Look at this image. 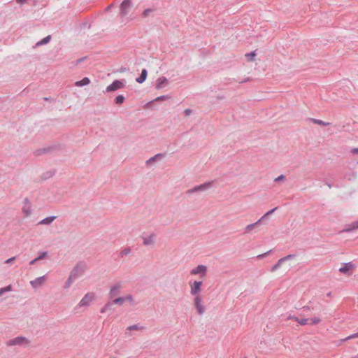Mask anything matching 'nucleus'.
<instances>
[{
  "label": "nucleus",
  "mask_w": 358,
  "mask_h": 358,
  "mask_svg": "<svg viewBox=\"0 0 358 358\" xmlns=\"http://www.w3.org/2000/svg\"><path fill=\"white\" fill-rule=\"evenodd\" d=\"M87 269V264L85 262L80 261L78 262L70 272V275L74 278L81 276Z\"/></svg>",
  "instance_id": "obj_1"
},
{
  "label": "nucleus",
  "mask_w": 358,
  "mask_h": 358,
  "mask_svg": "<svg viewBox=\"0 0 358 358\" xmlns=\"http://www.w3.org/2000/svg\"><path fill=\"white\" fill-rule=\"evenodd\" d=\"M213 185V182H206L201 185L194 187L193 188L187 190L186 194H192L196 192H201L210 189Z\"/></svg>",
  "instance_id": "obj_2"
},
{
  "label": "nucleus",
  "mask_w": 358,
  "mask_h": 358,
  "mask_svg": "<svg viewBox=\"0 0 358 358\" xmlns=\"http://www.w3.org/2000/svg\"><path fill=\"white\" fill-rule=\"evenodd\" d=\"M30 341L24 336H17L13 339H10L7 341L8 346H13V345H29Z\"/></svg>",
  "instance_id": "obj_3"
},
{
  "label": "nucleus",
  "mask_w": 358,
  "mask_h": 358,
  "mask_svg": "<svg viewBox=\"0 0 358 358\" xmlns=\"http://www.w3.org/2000/svg\"><path fill=\"white\" fill-rule=\"evenodd\" d=\"M132 6L131 0H124L120 6V16L124 17L129 13V10Z\"/></svg>",
  "instance_id": "obj_4"
},
{
  "label": "nucleus",
  "mask_w": 358,
  "mask_h": 358,
  "mask_svg": "<svg viewBox=\"0 0 358 358\" xmlns=\"http://www.w3.org/2000/svg\"><path fill=\"white\" fill-rule=\"evenodd\" d=\"M124 83V80H115L106 87V92H111L122 89L125 85Z\"/></svg>",
  "instance_id": "obj_5"
},
{
  "label": "nucleus",
  "mask_w": 358,
  "mask_h": 358,
  "mask_svg": "<svg viewBox=\"0 0 358 358\" xmlns=\"http://www.w3.org/2000/svg\"><path fill=\"white\" fill-rule=\"evenodd\" d=\"M94 299L95 294L94 292H87L80 301L78 306L79 307L89 306Z\"/></svg>",
  "instance_id": "obj_6"
},
{
  "label": "nucleus",
  "mask_w": 358,
  "mask_h": 358,
  "mask_svg": "<svg viewBox=\"0 0 358 358\" xmlns=\"http://www.w3.org/2000/svg\"><path fill=\"white\" fill-rule=\"evenodd\" d=\"M122 288V284L121 282H117L112 285L110 288V291L108 293L109 298L110 299H114L116 296L120 294L121 289Z\"/></svg>",
  "instance_id": "obj_7"
},
{
  "label": "nucleus",
  "mask_w": 358,
  "mask_h": 358,
  "mask_svg": "<svg viewBox=\"0 0 358 358\" xmlns=\"http://www.w3.org/2000/svg\"><path fill=\"white\" fill-rule=\"evenodd\" d=\"M202 284V281H194L192 284L190 285V293L192 295L194 296V297H196V296H201L199 292L201 290Z\"/></svg>",
  "instance_id": "obj_8"
},
{
  "label": "nucleus",
  "mask_w": 358,
  "mask_h": 358,
  "mask_svg": "<svg viewBox=\"0 0 358 358\" xmlns=\"http://www.w3.org/2000/svg\"><path fill=\"white\" fill-rule=\"evenodd\" d=\"M194 304L197 310V313L199 315H203L205 313L206 309L202 304V296H196V297L194 298Z\"/></svg>",
  "instance_id": "obj_9"
},
{
  "label": "nucleus",
  "mask_w": 358,
  "mask_h": 358,
  "mask_svg": "<svg viewBox=\"0 0 358 358\" xmlns=\"http://www.w3.org/2000/svg\"><path fill=\"white\" fill-rule=\"evenodd\" d=\"M207 271V267L205 265H198L196 267L191 270L192 275L201 274V276H205Z\"/></svg>",
  "instance_id": "obj_10"
},
{
  "label": "nucleus",
  "mask_w": 358,
  "mask_h": 358,
  "mask_svg": "<svg viewBox=\"0 0 358 358\" xmlns=\"http://www.w3.org/2000/svg\"><path fill=\"white\" fill-rule=\"evenodd\" d=\"M22 211L25 216H29L31 213V206L28 198L24 199V206L22 208Z\"/></svg>",
  "instance_id": "obj_11"
},
{
  "label": "nucleus",
  "mask_w": 358,
  "mask_h": 358,
  "mask_svg": "<svg viewBox=\"0 0 358 358\" xmlns=\"http://www.w3.org/2000/svg\"><path fill=\"white\" fill-rule=\"evenodd\" d=\"M45 279H46L45 275L41 276V277L36 278L34 280H31L30 282V284L33 288L36 289V288H38V287H40L44 282Z\"/></svg>",
  "instance_id": "obj_12"
},
{
  "label": "nucleus",
  "mask_w": 358,
  "mask_h": 358,
  "mask_svg": "<svg viewBox=\"0 0 358 358\" xmlns=\"http://www.w3.org/2000/svg\"><path fill=\"white\" fill-rule=\"evenodd\" d=\"M142 238L144 245H153L155 244V234L152 233L147 237L142 236Z\"/></svg>",
  "instance_id": "obj_13"
},
{
  "label": "nucleus",
  "mask_w": 358,
  "mask_h": 358,
  "mask_svg": "<svg viewBox=\"0 0 358 358\" xmlns=\"http://www.w3.org/2000/svg\"><path fill=\"white\" fill-rule=\"evenodd\" d=\"M167 83H168V79L166 77H164V76L159 77L156 81L155 87L157 90H160V89L164 87V86Z\"/></svg>",
  "instance_id": "obj_14"
},
{
  "label": "nucleus",
  "mask_w": 358,
  "mask_h": 358,
  "mask_svg": "<svg viewBox=\"0 0 358 358\" xmlns=\"http://www.w3.org/2000/svg\"><path fill=\"white\" fill-rule=\"evenodd\" d=\"M147 76H148V71L145 69H143L141 71V73L140 76L136 78V81L138 83H143V82L145 81Z\"/></svg>",
  "instance_id": "obj_15"
},
{
  "label": "nucleus",
  "mask_w": 358,
  "mask_h": 358,
  "mask_svg": "<svg viewBox=\"0 0 358 358\" xmlns=\"http://www.w3.org/2000/svg\"><path fill=\"white\" fill-rule=\"evenodd\" d=\"M357 229H358V221L353 222L352 223L347 225L345 227V228L342 231L349 232V231H352Z\"/></svg>",
  "instance_id": "obj_16"
},
{
  "label": "nucleus",
  "mask_w": 358,
  "mask_h": 358,
  "mask_svg": "<svg viewBox=\"0 0 358 358\" xmlns=\"http://www.w3.org/2000/svg\"><path fill=\"white\" fill-rule=\"evenodd\" d=\"M90 83V80L87 77L83 78L81 80L75 83V85L77 87H83Z\"/></svg>",
  "instance_id": "obj_17"
},
{
  "label": "nucleus",
  "mask_w": 358,
  "mask_h": 358,
  "mask_svg": "<svg viewBox=\"0 0 358 358\" xmlns=\"http://www.w3.org/2000/svg\"><path fill=\"white\" fill-rule=\"evenodd\" d=\"M352 267L353 264L351 262L345 263L343 266L339 268V271L342 273H346Z\"/></svg>",
  "instance_id": "obj_18"
},
{
  "label": "nucleus",
  "mask_w": 358,
  "mask_h": 358,
  "mask_svg": "<svg viewBox=\"0 0 358 358\" xmlns=\"http://www.w3.org/2000/svg\"><path fill=\"white\" fill-rule=\"evenodd\" d=\"M57 218L56 216H50V217H47L43 220H41L39 222H38V224H51L55 219Z\"/></svg>",
  "instance_id": "obj_19"
},
{
  "label": "nucleus",
  "mask_w": 358,
  "mask_h": 358,
  "mask_svg": "<svg viewBox=\"0 0 358 358\" xmlns=\"http://www.w3.org/2000/svg\"><path fill=\"white\" fill-rule=\"evenodd\" d=\"M51 150H52L51 147L44 148H42V149L36 150L35 151L34 154H35L36 156H40V155H41L43 154H45V153H47V152H50Z\"/></svg>",
  "instance_id": "obj_20"
},
{
  "label": "nucleus",
  "mask_w": 358,
  "mask_h": 358,
  "mask_svg": "<svg viewBox=\"0 0 358 358\" xmlns=\"http://www.w3.org/2000/svg\"><path fill=\"white\" fill-rule=\"evenodd\" d=\"M164 155V154H162V153H159V154H157L155 155V156L150 157L148 160L146 161V164L147 165H150L151 164L152 162H155L157 160V158H162L163 157Z\"/></svg>",
  "instance_id": "obj_21"
},
{
  "label": "nucleus",
  "mask_w": 358,
  "mask_h": 358,
  "mask_svg": "<svg viewBox=\"0 0 358 358\" xmlns=\"http://www.w3.org/2000/svg\"><path fill=\"white\" fill-rule=\"evenodd\" d=\"M310 120L314 123V124H319V125H321V126H328L330 124L329 122H324L321 120H318V119H315V118H310Z\"/></svg>",
  "instance_id": "obj_22"
},
{
  "label": "nucleus",
  "mask_w": 358,
  "mask_h": 358,
  "mask_svg": "<svg viewBox=\"0 0 358 358\" xmlns=\"http://www.w3.org/2000/svg\"><path fill=\"white\" fill-rule=\"evenodd\" d=\"M75 280H76V278H74L72 275H69L68 279L66 280V281L65 282L64 289L69 288Z\"/></svg>",
  "instance_id": "obj_23"
},
{
  "label": "nucleus",
  "mask_w": 358,
  "mask_h": 358,
  "mask_svg": "<svg viewBox=\"0 0 358 358\" xmlns=\"http://www.w3.org/2000/svg\"><path fill=\"white\" fill-rule=\"evenodd\" d=\"M284 263L283 260L282 258H280V259H278V261L277 262L276 264H275L271 268V272H274L275 271H277L278 268H280L282 264Z\"/></svg>",
  "instance_id": "obj_24"
},
{
  "label": "nucleus",
  "mask_w": 358,
  "mask_h": 358,
  "mask_svg": "<svg viewBox=\"0 0 358 358\" xmlns=\"http://www.w3.org/2000/svg\"><path fill=\"white\" fill-rule=\"evenodd\" d=\"M261 223V220H257L256 222L248 224L245 229L244 233H248L250 230H252L256 225L259 224Z\"/></svg>",
  "instance_id": "obj_25"
},
{
  "label": "nucleus",
  "mask_w": 358,
  "mask_h": 358,
  "mask_svg": "<svg viewBox=\"0 0 358 358\" xmlns=\"http://www.w3.org/2000/svg\"><path fill=\"white\" fill-rule=\"evenodd\" d=\"M131 250L130 247L125 248L120 252L119 255L120 257H123L126 255H129L131 253Z\"/></svg>",
  "instance_id": "obj_26"
},
{
  "label": "nucleus",
  "mask_w": 358,
  "mask_h": 358,
  "mask_svg": "<svg viewBox=\"0 0 358 358\" xmlns=\"http://www.w3.org/2000/svg\"><path fill=\"white\" fill-rule=\"evenodd\" d=\"M51 39V36L50 35H48L46 37L43 38L42 40H41L40 41H38L37 43H36V45H45V44H47L50 42Z\"/></svg>",
  "instance_id": "obj_27"
},
{
  "label": "nucleus",
  "mask_w": 358,
  "mask_h": 358,
  "mask_svg": "<svg viewBox=\"0 0 358 358\" xmlns=\"http://www.w3.org/2000/svg\"><path fill=\"white\" fill-rule=\"evenodd\" d=\"M124 99H125L124 96L122 94H120L115 97L114 102L115 104L121 105L122 103H124Z\"/></svg>",
  "instance_id": "obj_28"
},
{
  "label": "nucleus",
  "mask_w": 358,
  "mask_h": 358,
  "mask_svg": "<svg viewBox=\"0 0 358 358\" xmlns=\"http://www.w3.org/2000/svg\"><path fill=\"white\" fill-rule=\"evenodd\" d=\"M144 329H145L144 327L139 326L138 324H134V325H131V326L128 327L127 328V331H132V330L138 331V330H143Z\"/></svg>",
  "instance_id": "obj_29"
},
{
  "label": "nucleus",
  "mask_w": 358,
  "mask_h": 358,
  "mask_svg": "<svg viewBox=\"0 0 358 358\" xmlns=\"http://www.w3.org/2000/svg\"><path fill=\"white\" fill-rule=\"evenodd\" d=\"M124 296L117 297L113 300V304H117L120 306H122L124 303Z\"/></svg>",
  "instance_id": "obj_30"
},
{
  "label": "nucleus",
  "mask_w": 358,
  "mask_h": 358,
  "mask_svg": "<svg viewBox=\"0 0 358 358\" xmlns=\"http://www.w3.org/2000/svg\"><path fill=\"white\" fill-rule=\"evenodd\" d=\"M278 207H275L273 209L268 210L266 212L259 220H261V222L267 217L268 215H271L273 212H275L277 210Z\"/></svg>",
  "instance_id": "obj_31"
},
{
  "label": "nucleus",
  "mask_w": 358,
  "mask_h": 358,
  "mask_svg": "<svg viewBox=\"0 0 358 358\" xmlns=\"http://www.w3.org/2000/svg\"><path fill=\"white\" fill-rule=\"evenodd\" d=\"M12 290V286L10 285L5 287H2L0 289V296L5 292H10Z\"/></svg>",
  "instance_id": "obj_32"
},
{
  "label": "nucleus",
  "mask_w": 358,
  "mask_h": 358,
  "mask_svg": "<svg viewBox=\"0 0 358 358\" xmlns=\"http://www.w3.org/2000/svg\"><path fill=\"white\" fill-rule=\"evenodd\" d=\"M294 320L298 322L301 325H306L308 324V318L299 319L298 317H294Z\"/></svg>",
  "instance_id": "obj_33"
},
{
  "label": "nucleus",
  "mask_w": 358,
  "mask_h": 358,
  "mask_svg": "<svg viewBox=\"0 0 358 358\" xmlns=\"http://www.w3.org/2000/svg\"><path fill=\"white\" fill-rule=\"evenodd\" d=\"M295 257H296L295 254H290V255H288L287 256L282 257V259L283 262H285L286 261L293 259L294 258H295Z\"/></svg>",
  "instance_id": "obj_34"
},
{
  "label": "nucleus",
  "mask_w": 358,
  "mask_h": 358,
  "mask_svg": "<svg viewBox=\"0 0 358 358\" xmlns=\"http://www.w3.org/2000/svg\"><path fill=\"white\" fill-rule=\"evenodd\" d=\"M355 338H358V332L348 336V337L345 338L344 339H342L341 341L343 342V341H346L353 339Z\"/></svg>",
  "instance_id": "obj_35"
},
{
  "label": "nucleus",
  "mask_w": 358,
  "mask_h": 358,
  "mask_svg": "<svg viewBox=\"0 0 358 358\" xmlns=\"http://www.w3.org/2000/svg\"><path fill=\"white\" fill-rule=\"evenodd\" d=\"M48 255V252L46 251H41L39 252V255L37 258V259L39 261L41 259H44Z\"/></svg>",
  "instance_id": "obj_36"
},
{
  "label": "nucleus",
  "mask_w": 358,
  "mask_h": 358,
  "mask_svg": "<svg viewBox=\"0 0 358 358\" xmlns=\"http://www.w3.org/2000/svg\"><path fill=\"white\" fill-rule=\"evenodd\" d=\"M124 301H128L131 303H134V297H133V296L131 294L126 295L125 296H124Z\"/></svg>",
  "instance_id": "obj_37"
},
{
  "label": "nucleus",
  "mask_w": 358,
  "mask_h": 358,
  "mask_svg": "<svg viewBox=\"0 0 358 358\" xmlns=\"http://www.w3.org/2000/svg\"><path fill=\"white\" fill-rule=\"evenodd\" d=\"M153 11L152 9L151 8H146L143 10V13H142V15L143 17H146L147 16H148V15L152 13Z\"/></svg>",
  "instance_id": "obj_38"
},
{
  "label": "nucleus",
  "mask_w": 358,
  "mask_h": 358,
  "mask_svg": "<svg viewBox=\"0 0 358 358\" xmlns=\"http://www.w3.org/2000/svg\"><path fill=\"white\" fill-rule=\"evenodd\" d=\"M255 55H256L255 51H252V52L247 53L245 55V56L247 57H248V59L250 61L253 60V58L255 57Z\"/></svg>",
  "instance_id": "obj_39"
},
{
  "label": "nucleus",
  "mask_w": 358,
  "mask_h": 358,
  "mask_svg": "<svg viewBox=\"0 0 358 358\" xmlns=\"http://www.w3.org/2000/svg\"><path fill=\"white\" fill-rule=\"evenodd\" d=\"M310 321H311V322H310L311 324H317L318 323L320 322L321 320L320 317H313V318H311Z\"/></svg>",
  "instance_id": "obj_40"
},
{
  "label": "nucleus",
  "mask_w": 358,
  "mask_h": 358,
  "mask_svg": "<svg viewBox=\"0 0 358 358\" xmlns=\"http://www.w3.org/2000/svg\"><path fill=\"white\" fill-rule=\"evenodd\" d=\"M271 251L272 250H268V251H267V252H264L263 254H260V255L257 256V259H262V258L266 257Z\"/></svg>",
  "instance_id": "obj_41"
},
{
  "label": "nucleus",
  "mask_w": 358,
  "mask_h": 358,
  "mask_svg": "<svg viewBox=\"0 0 358 358\" xmlns=\"http://www.w3.org/2000/svg\"><path fill=\"white\" fill-rule=\"evenodd\" d=\"M113 305V301H108L105 304V308H107L108 310H110Z\"/></svg>",
  "instance_id": "obj_42"
},
{
  "label": "nucleus",
  "mask_w": 358,
  "mask_h": 358,
  "mask_svg": "<svg viewBox=\"0 0 358 358\" xmlns=\"http://www.w3.org/2000/svg\"><path fill=\"white\" fill-rule=\"evenodd\" d=\"M285 176L284 175H280L278 177H277L276 178H275V182L283 181V180H285Z\"/></svg>",
  "instance_id": "obj_43"
},
{
  "label": "nucleus",
  "mask_w": 358,
  "mask_h": 358,
  "mask_svg": "<svg viewBox=\"0 0 358 358\" xmlns=\"http://www.w3.org/2000/svg\"><path fill=\"white\" fill-rule=\"evenodd\" d=\"M167 99V96L166 95H162V96H158L157 97L154 101H162V100H165Z\"/></svg>",
  "instance_id": "obj_44"
},
{
  "label": "nucleus",
  "mask_w": 358,
  "mask_h": 358,
  "mask_svg": "<svg viewBox=\"0 0 358 358\" xmlns=\"http://www.w3.org/2000/svg\"><path fill=\"white\" fill-rule=\"evenodd\" d=\"M192 111L189 108H187L184 110V114L185 116H189L192 114Z\"/></svg>",
  "instance_id": "obj_45"
},
{
  "label": "nucleus",
  "mask_w": 358,
  "mask_h": 358,
  "mask_svg": "<svg viewBox=\"0 0 358 358\" xmlns=\"http://www.w3.org/2000/svg\"><path fill=\"white\" fill-rule=\"evenodd\" d=\"M16 259L15 257H10L9 259H8L7 260H6L5 263L6 264H10L12 263L13 261H15Z\"/></svg>",
  "instance_id": "obj_46"
},
{
  "label": "nucleus",
  "mask_w": 358,
  "mask_h": 358,
  "mask_svg": "<svg viewBox=\"0 0 358 358\" xmlns=\"http://www.w3.org/2000/svg\"><path fill=\"white\" fill-rule=\"evenodd\" d=\"M86 59L85 57H81V58H79L78 59L76 60V65H78L79 64H80L81 62H83V61H85V59Z\"/></svg>",
  "instance_id": "obj_47"
},
{
  "label": "nucleus",
  "mask_w": 358,
  "mask_h": 358,
  "mask_svg": "<svg viewBox=\"0 0 358 358\" xmlns=\"http://www.w3.org/2000/svg\"><path fill=\"white\" fill-rule=\"evenodd\" d=\"M350 152L353 155H358V148H353L350 150Z\"/></svg>",
  "instance_id": "obj_48"
},
{
  "label": "nucleus",
  "mask_w": 358,
  "mask_h": 358,
  "mask_svg": "<svg viewBox=\"0 0 358 358\" xmlns=\"http://www.w3.org/2000/svg\"><path fill=\"white\" fill-rule=\"evenodd\" d=\"M38 260L37 259V258H35L34 259H32L30 262H29V264L30 265H33L35 263H36Z\"/></svg>",
  "instance_id": "obj_49"
},
{
  "label": "nucleus",
  "mask_w": 358,
  "mask_h": 358,
  "mask_svg": "<svg viewBox=\"0 0 358 358\" xmlns=\"http://www.w3.org/2000/svg\"><path fill=\"white\" fill-rule=\"evenodd\" d=\"M107 310H108V309L105 308V306H104L103 308H101V309L100 310V312H101V313H106Z\"/></svg>",
  "instance_id": "obj_50"
},
{
  "label": "nucleus",
  "mask_w": 358,
  "mask_h": 358,
  "mask_svg": "<svg viewBox=\"0 0 358 358\" xmlns=\"http://www.w3.org/2000/svg\"><path fill=\"white\" fill-rule=\"evenodd\" d=\"M17 3H23L26 1V0H16Z\"/></svg>",
  "instance_id": "obj_51"
},
{
  "label": "nucleus",
  "mask_w": 358,
  "mask_h": 358,
  "mask_svg": "<svg viewBox=\"0 0 358 358\" xmlns=\"http://www.w3.org/2000/svg\"><path fill=\"white\" fill-rule=\"evenodd\" d=\"M120 72H124L126 71V68L122 67L120 70Z\"/></svg>",
  "instance_id": "obj_52"
},
{
  "label": "nucleus",
  "mask_w": 358,
  "mask_h": 358,
  "mask_svg": "<svg viewBox=\"0 0 358 358\" xmlns=\"http://www.w3.org/2000/svg\"><path fill=\"white\" fill-rule=\"evenodd\" d=\"M47 174H48V177H51L53 176L54 173H47Z\"/></svg>",
  "instance_id": "obj_53"
},
{
  "label": "nucleus",
  "mask_w": 358,
  "mask_h": 358,
  "mask_svg": "<svg viewBox=\"0 0 358 358\" xmlns=\"http://www.w3.org/2000/svg\"><path fill=\"white\" fill-rule=\"evenodd\" d=\"M326 185L329 187L331 188L332 187V185L329 183V182H326Z\"/></svg>",
  "instance_id": "obj_54"
},
{
  "label": "nucleus",
  "mask_w": 358,
  "mask_h": 358,
  "mask_svg": "<svg viewBox=\"0 0 358 358\" xmlns=\"http://www.w3.org/2000/svg\"><path fill=\"white\" fill-rule=\"evenodd\" d=\"M294 317H296L295 316H292V315H289L288 317V319H292V320H294Z\"/></svg>",
  "instance_id": "obj_55"
},
{
  "label": "nucleus",
  "mask_w": 358,
  "mask_h": 358,
  "mask_svg": "<svg viewBox=\"0 0 358 358\" xmlns=\"http://www.w3.org/2000/svg\"><path fill=\"white\" fill-rule=\"evenodd\" d=\"M111 7H112V5L108 6L106 8V10H110V9L111 8Z\"/></svg>",
  "instance_id": "obj_56"
},
{
  "label": "nucleus",
  "mask_w": 358,
  "mask_h": 358,
  "mask_svg": "<svg viewBox=\"0 0 358 358\" xmlns=\"http://www.w3.org/2000/svg\"><path fill=\"white\" fill-rule=\"evenodd\" d=\"M331 292H329L327 295V296H331Z\"/></svg>",
  "instance_id": "obj_57"
},
{
  "label": "nucleus",
  "mask_w": 358,
  "mask_h": 358,
  "mask_svg": "<svg viewBox=\"0 0 358 358\" xmlns=\"http://www.w3.org/2000/svg\"><path fill=\"white\" fill-rule=\"evenodd\" d=\"M44 100L48 101V98L45 97V98H44Z\"/></svg>",
  "instance_id": "obj_58"
},
{
  "label": "nucleus",
  "mask_w": 358,
  "mask_h": 358,
  "mask_svg": "<svg viewBox=\"0 0 358 358\" xmlns=\"http://www.w3.org/2000/svg\"><path fill=\"white\" fill-rule=\"evenodd\" d=\"M245 358H246V357H245Z\"/></svg>",
  "instance_id": "obj_59"
}]
</instances>
